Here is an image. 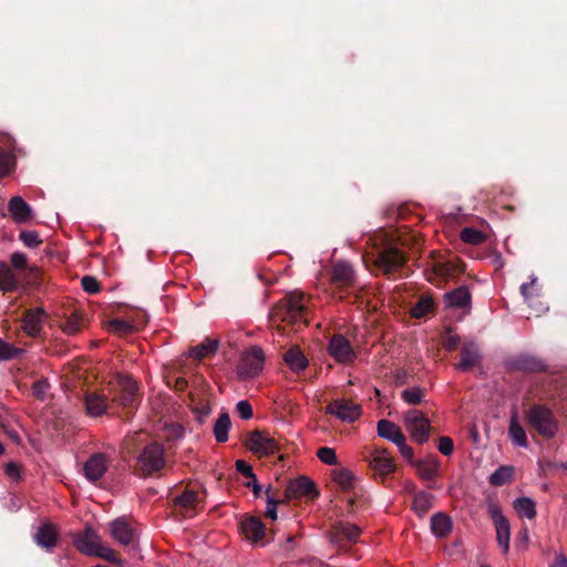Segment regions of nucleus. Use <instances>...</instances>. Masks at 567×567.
Listing matches in <instances>:
<instances>
[{
  "instance_id": "f257e3e1",
  "label": "nucleus",
  "mask_w": 567,
  "mask_h": 567,
  "mask_svg": "<svg viewBox=\"0 0 567 567\" xmlns=\"http://www.w3.org/2000/svg\"><path fill=\"white\" fill-rule=\"evenodd\" d=\"M528 424L544 437L550 439L558 432V423L553 412L545 405L536 404L526 411Z\"/></svg>"
},
{
  "instance_id": "f03ea898",
  "label": "nucleus",
  "mask_w": 567,
  "mask_h": 567,
  "mask_svg": "<svg viewBox=\"0 0 567 567\" xmlns=\"http://www.w3.org/2000/svg\"><path fill=\"white\" fill-rule=\"evenodd\" d=\"M265 354L260 347L254 346L244 351L237 365V374L247 380L257 377L264 369Z\"/></svg>"
},
{
  "instance_id": "7ed1b4c3",
  "label": "nucleus",
  "mask_w": 567,
  "mask_h": 567,
  "mask_svg": "<svg viewBox=\"0 0 567 567\" xmlns=\"http://www.w3.org/2000/svg\"><path fill=\"white\" fill-rule=\"evenodd\" d=\"M404 424L412 436V439L423 444L430 437V421L429 419L419 410H410L404 414Z\"/></svg>"
},
{
  "instance_id": "20e7f679",
  "label": "nucleus",
  "mask_w": 567,
  "mask_h": 567,
  "mask_svg": "<svg viewBox=\"0 0 567 567\" xmlns=\"http://www.w3.org/2000/svg\"><path fill=\"white\" fill-rule=\"evenodd\" d=\"M138 462L142 471L146 474L162 470L165 465L163 447L157 443L148 444L141 453Z\"/></svg>"
},
{
  "instance_id": "39448f33",
  "label": "nucleus",
  "mask_w": 567,
  "mask_h": 567,
  "mask_svg": "<svg viewBox=\"0 0 567 567\" xmlns=\"http://www.w3.org/2000/svg\"><path fill=\"white\" fill-rule=\"evenodd\" d=\"M361 528L349 522H338L333 525L330 542L338 548L344 549L348 544L357 543Z\"/></svg>"
},
{
  "instance_id": "423d86ee",
  "label": "nucleus",
  "mask_w": 567,
  "mask_h": 567,
  "mask_svg": "<svg viewBox=\"0 0 567 567\" xmlns=\"http://www.w3.org/2000/svg\"><path fill=\"white\" fill-rule=\"evenodd\" d=\"M328 353L338 363H350L354 361L357 354L350 343V341L342 334L333 336L328 343Z\"/></svg>"
},
{
  "instance_id": "0eeeda50",
  "label": "nucleus",
  "mask_w": 567,
  "mask_h": 567,
  "mask_svg": "<svg viewBox=\"0 0 567 567\" xmlns=\"http://www.w3.org/2000/svg\"><path fill=\"white\" fill-rule=\"evenodd\" d=\"M247 447L260 456L274 455L279 451L278 442L270 435L254 431L247 441Z\"/></svg>"
},
{
  "instance_id": "6e6552de",
  "label": "nucleus",
  "mask_w": 567,
  "mask_h": 567,
  "mask_svg": "<svg viewBox=\"0 0 567 567\" xmlns=\"http://www.w3.org/2000/svg\"><path fill=\"white\" fill-rule=\"evenodd\" d=\"M327 413L351 423L361 416L362 409L361 405L348 400H334L327 406Z\"/></svg>"
},
{
  "instance_id": "1a4fd4ad",
  "label": "nucleus",
  "mask_w": 567,
  "mask_h": 567,
  "mask_svg": "<svg viewBox=\"0 0 567 567\" xmlns=\"http://www.w3.org/2000/svg\"><path fill=\"white\" fill-rule=\"evenodd\" d=\"M405 261L403 254L395 247H386L378 252L375 265L385 274L399 270Z\"/></svg>"
},
{
  "instance_id": "9d476101",
  "label": "nucleus",
  "mask_w": 567,
  "mask_h": 567,
  "mask_svg": "<svg viewBox=\"0 0 567 567\" xmlns=\"http://www.w3.org/2000/svg\"><path fill=\"white\" fill-rule=\"evenodd\" d=\"M73 543L76 549L87 556H93L101 546L99 534L90 526L81 533L74 534Z\"/></svg>"
},
{
  "instance_id": "9b49d317",
  "label": "nucleus",
  "mask_w": 567,
  "mask_h": 567,
  "mask_svg": "<svg viewBox=\"0 0 567 567\" xmlns=\"http://www.w3.org/2000/svg\"><path fill=\"white\" fill-rule=\"evenodd\" d=\"M115 383L118 391L115 399L124 406L131 405L134 402L137 392L135 381L126 374L118 373L115 377Z\"/></svg>"
},
{
  "instance_id": "f8f14e48",
  "label": "nucleus",
  "mask_w": 567,
  "mask_h": 567,
  "mask_svg": "<svg viewBox=\"0 0 567 567\" xmlns=\"http://www.w3.org/2000/svg\"><path fill=\"white\" fill-rule=\"evenodd\" d=\"M109 466V458L103 453H95L84 463L83 472L87 481L95 482L103 477Z\"/></svg>"
},
{
  "instance_id": "ddd939ff",
  "label": "nucleus",
  "mask_w": 567,
  "mask_h": 567,
  "mask_svg": "<svg viewBox=\"0 0 567 567\" xmlns=\"http://www.w3.org/2000/svg\"><path fill=\"white\" fill-rule=\"evenodd\" d=\"M370 466L382 476L394 472L395 464L389 452L384 449H375L369 457Z\"/></svg>"
},
{
  "instance_id": "4468645a",
  "label": "nucleus",
  "mask_w": 567,
  "mask_h": 567,
  "mask_svg": "<svg viewBox=\"0 0 567 567\" xmlns=\"http://www.w3.org/2000/svg\"><path fill=\"white\" fill-rule=\"evenodd\" d=\"M110 533L114 540L128 546L134 543L136 534L124 518H117L110 523Z\"/></svg>"
},
{
  "instance_id": "2eb2a0df",
  "label": "nucleus",
  "mask_w": 567,
  "mask_h": 567,
  "mask_svg": "<svg viewBox=\"0 0 567 567\" xmlns=\"http://www.w3.org/2000/svg\"><path fill=\"white\" fill-rule=\"evenodd\" d=\"M8 209L17 224H27L33 217L31 206L21 196H13L9 200Z\"/></svg>"
},
{
  "instance_id": "dca6fc26",
  "label": "nucleus",
  "mask_w": 567,
  "mask_h": 567,
  "mask_svg": "<svg viewBox=\"0 0 567 567\" xmlns=\"http://www.w3.org/2000/svg\"><path fill=\"white\" fill-rule=\"evenodd\" d=\"M507 365L513 370L526 372H538L546 368L542 360L529 354H519L515 358H512L507 362Z\"/></svg>"
},
{
  "instance_id": "f3484780",
  "label": "nucleus",
  "mask_w": 567,
  "mask_h": 567,
  "mask_svg": "<svg viewBox=\"0 0 567 567\" xmlns=\"http://www.w3.org/2000/svg\"><path fill=\"white\" fill-rule=\"evenodd\" d=\"M84 406L89 416L97 417L107 412V399L96 392H90L84 396Z\"/></svg>"
},
{
  "instance_id": "a211bd4d",
  "label": "nucleus",
  "mask_w": 567,
  "mask_h": 567,
  "mask_svg": "<svg viewBox=\"0 0 567 567\" xmlns=\"http://www.w3.org/2000/svg\"><path fill=\"white\" fill-rule=\"evenodd\" d=\"M240 530L248 540L258 543L264 538L266 529L260 518L250 516L241 522Z\"/></svg>"
},
{
  "instance_id": "6ab92c4d",
  "label": "nucleus",
  "mask_w": 567,
  "mask_h": 567,
  "mask_svg": "<svg viewBox=\"0 0 567 567\" xmlns=\"http://www.w3.org/2000/svg\"><path fill=\"white\" fill-rule=\"evenodd\" d=\"M47 315L42 308L30 309L23 318V330L29 336H37L42 329Z\"/></svg>"
},
{
  "instance_id": "aec40b11",
  "label": "nucleus",
  "mask_w": 567,
  "mask_h": 567,
  "mask_svg": "<svg viewBox=\"0 0 567 567\" xmlns=\"http://www.w3.org/2000/svg\"><path fill=\"white\" fill-rule=\"evenodd\" d=\"M286 494L290 498H297L302 496L315 495L317 493L313 482L308 477L301 476L296 481L289 483L286 489Z\"/></svg>"
},
{
  "instance_id": "412c9836",
  "label": "nucleus",
  "mask_w": 567,
  "mask_h": 567,
  "mask_svg": "<svg viewBox=\"0 0 567 567\" xmlns=\"http://www.w3.org/2000/svg\"><path fill=\"white\" fill-rule=\"evenodd\" d=\"M286 301L289 316L293 320L302 319L307 311L306 296L298 291L290 292L289 295H287Z\"/></svg>"
},
{
  "instance_id": "4be33fe9",
  "label": "nucleus",
  "mask_w": 567,
  "mask_h": 567,
  "mask_svg": "<svg viewBox=\"0 0 567 567\" xmlns=\"http://www.w3.org/2000/svg\"><path fill=\"white\" fill-rule=\"evenodd\" d=\"M481 354L476 343L471 342L465 344L461 350V360L457 364V369L461 371H467L480 363Z\"/></svg>"
},
{
  "instance_id": "5701e85b",
  "label": "nucleus",
  "mask_w": 567,
  "mask_h": 567,
  "mask_svg": "<svg viewBox=\"0 0 567 567\" xmlns=\"http://www.w3.org/2000/svg\"><path fill=\"white\" fill-rule=\"evenodd\" d=\"M421 478L434 481L439 474L440 461L435 456H429L424 460L413 463Z\"/></svg>"
},
{
  "instance_id": "b1692460",
  "label": "nucleus",
  "mask_w": 567,
  "mask_h": 567,
  "mask_svg": "<svg viewBox=\"0 0 567 567\" xmlns=\"http://www.w3.org/2000/svg\"><path fill=\"white\" fill-rule=\"evenodd\" d=\"M378 435L393 444L402 443L405 437L400 427L389 420H380L377 425Z\"/></svg>"
},
{
  "instance_id": "393cba45",
  "label": "nucleus",
  "mask_w": 567,
  "mask_h": 567,
  "mask_svg": "<svg viewBox=\"0 0 567 567\" xmlns=\"http://www.w3.org/2000/svg\"><path fill=\"white\" fill-rule=\"evenodd\" d=\"M58 539L56 529L52 524H42L38 532L34 534V542L40 547L50 549L55 546Z\"/></svg>"
},
{
  "instance_id": "a878e982",
  "label": "nucleus",
  "mask_w": 567,
  "mask_h": 567,
  "mask_svg": "<svg viewBox=\"0 0 567 567\" xmlns=\"http://www.w3.org/2000/svg\"><path fill=\"white\" fill-rule=\"evenodd\" d=\"M445 302L451 308H465L471 303V293L464 286L444 295Z\"/></svg>"
},
{
  "instance_id": "bb28decb",
  "label": "nucleus",
  "mask_w": 567,
  "mask_h": 567,
  "mask_svg": "<svg viewBox=\"0 0 567 567\" xmlns=\"http://www.w3.org/2000/svg\"><path fill=\"white\" fill-rule=\"evenodd\" d=\"M284 360L289 367V369L293 372H301L303 371L308 365V360L303 355V353L298 348H291L289 349L285 355Z\"/></svg>"
},
{
  "instance_id": "cd10ccee",
  "label": "nucleus",
  "mask_w": 567,
  "mask_h": 567,
  "mask_svg": "<svg viewBox=\"0 0 567 567\" xmlns=\"http://www.w3.org/2000/svg\"><path fill=\"white\" fill-rule=\"evenodd\" d=\"M218 346V340L207 338L202 343L189 349L188 355L194 359L202 360L208 355L214 354L217 351Z\"/></svg>"
},
{
  "instance_id": "c85d7f7f",
  "label": "nucleus",
  "mask_w": 567,
  "mask_h": 567,
  "mask_svg": "<svg viewBox=\"0 0 567 567\" xmlns=\"http://www.w3.org/2000/svg\"><path fill=\"white\" fill-rule=\"evenodd\" d=\"M431 530L436 537H444L452 530L451 518L443 514L436 513L431 518Z\"/></svg>"
},
{
  "instance_id": "c756f323",
  "label": "nucleus",
  "mask_w": 567,
  "mask_h": 567,
  "mask_svg": "<svg viewBox=\"0 0 567 567\" xmlns=\"http://www.w3.org/2000/svg\"><path fill=\"white\" fill-rule=\"evenodd\" d=\"M19 280L12 269L0 261V289L2 291H13L18 288Z\"/></svg>"
},
{
  "instance_id": "7c9ffc66",
  "label": "nucleus",
  "mask_w": 567,
  "mask_h": 567,
  "mask_svg": "<svg viewBox=\"0 0 567 567\" xmlns=\"http://www.w3.org/2000/svg\"><path fill=\"white\" fill-rule=\"evenodd\" d=\"M508 434L513 443L526 447L528 445L527 436L523 426L518 423L517 413L514 412L511 417Z\"/></svg>"
},
{
  "instance_id": "2f4dec72",
  "label": "nucleus",
  "mask_w": 567,
  "mask_h": 567,
  "mask_svg": "<svg viewBox=\"0 0 567 567\" xmlns=\"http://www.w3.org/2000/svg\"><path fill=\"white\" fill-rule=\"evenodd\" d=\"M354 271L350 264L338 261L332 268V279L336 282L348 285L353 280Z\"/></svg>"
},
{
  "instance_id": "473e14b6",
  "label": "nucleus",
  "mask_w": 567,
  "mask_h": 567,
  "mask_svg": "<svg viewBox=\"0 0 567 567\" xmlns=\"http://www.w3.org/2000/svg\"><path fill=\"white\" fill-rule=\"evenodd\" d=\"M230 426L229 414L227 412L221 413L214 425V436L218 443H224L228 440Z\"/></svg>"
},
{
  "instance_id": "72a5a7b5",
  "label": "nucleus",
  "mask_w": 567,
  "mask_h": 567,
  "mask_svg": "<svg viewBox=\"0 0 567 567\" xmlns=\"http://www.w3.org/2000/svg\"><path fill=\"white\" fill-rule=\"evenodd\" d=\"M513 507L520 515L528 519L536 516V503L530 497H518L514 501Z\"/></svg>"
},
{
  "instance_id": "f704fd0d",
  "label": "nucleus",
  "mask_w": 567,
  "mask_h": 567,
  "mask_svg": "<svg viewBox=\"0 0 567 567\" xmlns=\"http://www.w3.org/2000/svg\"><path fill=\"white\" fill-rule=\"evenodd\" d=\"M496 529V540L498 546L502 548L503 554H508L509 551V542H511V525L509 522H503L495 524Z\"/></svg>"
},
{
  "instance_id": "c9c22d12",
  "label": "nucleus",
  "mask_w": 567,
  "mask_h": 567,
  "mask_svg": "<svg viewBox=\"0 0 567 567\" xmlns=\"http://www.w3.org/2000/svg\"><path fill=\"white\" fill-rule=\"evenodd\" d=\"M433 495L427 492H419L414 496L413 508L419 516L425 515L433 506Z\"/></svg>"
},
{
  "instance_id": "e433bc0d",
  "label": "nucleus",
  "mask_w": 567,
  "mask_h": 567,
  "mask_svg": "<svg viewBox=\"0 0 567 567\" xmlns=\"http://www.w3.org/2000/svg\"><path fill=\"white\" fill-rule=\"evenodd\" d=\"M513 475L514 467L509 465H503L489 475L488 482L493 486H502L508 483Z\"/></svg>"
},
{
  "instance_id": "4c0bfd02",
  "label": "nucleus",
  "mask_w": 567,
  "mask_h": 567,
  "mask_svg": "<svg viewBox=\"0 0 567 567\" xmlns=\"http://www.w3.org/2000/svg\"><path fill=\"white\" fill-rule=\"evenodd\" d=\"M460 238L468 245H480L486 240V235L473 227H465L461 230Z\"/></svg>"
},
{
  "instance_id": "58836bf2",
  "label": "nucleus",
  "mask_w": 567,
  "mask_h": 567,
  "mask_svg": "<svg viewBox=\"0 0 567 567\" xmlns=\"http://www.w3.org/2000/svg\"><path fill=\"white\" fill-rule=\"evenodd\" d=\"M425 396V391L420 386H412L404 389L401 393L402 400L410 404L416 405L423 402Z\"/></svg>"
},
{
  "instance_id": "ea45409f",
  "label": "nucleus",
  "mask_w": 567,
  "mask_h": 567,
  "mask_svg": "<svg viewBox=\"0 0 567 567\" xmlns=\"http://www.w3.org/2000/svg\"><path fill=\"white\" fill-rule=\"evenodd\" d=\"M24 350L0 338V362L9 361L22 354Z\"/></svg>"
},
{
  "instance_id": "a19ab883",
  "label": "nucleus",
  "mask_w": 567,
  "mask_h": 567,
  "mask_svg": "<svg viewBox=\"0 0 567 567\" xmlns=\"http://www.w3.org/2000/svg\"><path fill=\"white\" fill-rule=\"evenodd\" d=\"M433 308V300L430 297H423L419 302L411 309V315L414 318H422L426 316Z\"/></svg>"
},
{
  "instance_id": "79ce46f5",
  "label": "nucleus",
  "mask_w": 567,
  "mask_h": 567,
  "mask_svg": "<svg viewBox=\"0 0 567 567\" xmlns=\"http://www.w3.org/2000/svg\"><path fill=\"white\" fill-rule=\"evenodd\" d=\"M19 239L29 248H35L41 244L35 230H22L19 234Z\"/></svg>"
},
{
  "instance_id": "37998d69",
  "label": "nucleus",
  "mask_w": 567,
  "mask_h": 567,
  "mask_svg": "<svg viewBox=\"0 0 567 567\" xmlns=\"http://www.w3.org/2000/svg\"><path fill=\"white\" fill-rule=\"evenodd\" d=\"M13 167V155L11 153H0V177L9 175Z\"/></svg>"
},
{
  "instance_id": "c03bdc74",
  "label": "nucleus",
  "mask_w": 567,
  "mask_h": 567,
  "mask_svg": "<svg viewBox=\"0 0 567 567\" xmlns=\"http://www.w3.org/2000/svg\"><path fill=\"white\" fill-rule=\"evenodd\" d=\"M318 458L328 465H336L338 463V457L333 449L331 447H321L317 452Z\"/></svg>"
},
{
  "instance_id": "a18cd8bd",
  "label": "nucleus",
  "mask_w": 567,
  "mask_h": 567,
  "mask_svg": "<svg viewBox=\"0 0 567 567\" xmlns=\"http://www.w3.org/2000/svg\"><path fill=\"white\" fill-rule=\"evenodd\" d=\"M109 328L111 331L120 333V334H127L133 331V326L122 319H114L109 322Z\"/></svg>"
},
{
  "instance_id": "49530a36",
  "label": "nucleus",
  "mask_w": 567,
  "mask_h": 567,
  "mask_svg": "<svg viewBox=\"0 0 567 567\" xmlns=\"http://www.w3.org/2000/svg\"><path fill=\"white\" fill-rule=\"evenodd\" d=\"M333 481L342 487H348L351 484L352 474L346 468L333 471Z\"/></svg>"
},
{
  "instance_id": "de8ad7c7",
  "label": "nucleus",
  "mask_w": 567,
  "mask_h": 567,
  "mask_svg": "<svg viewBox=\"0 0 567 567\" xmlns=\"http://www.w3.org/2000/svg\"><path fill=\"white\" fill-rule=\"evenodd\" d=\"M82 289L87 293H96L100 291V284L93 276H84L81 279Z\"/></svg>"
},
{
  "instance_id": "09e8293b",
  "label": "nucleus",
  "mask_w": 567,
  "mask_h": 567,
  "mask_svg": "<svg viewBox=\"0 0 567 567\" xmlns=\"http://www.w3.org/2000/svg\"><path fill=\"white\" fill-rule=\"evenodd\" d=\"M236 411L243 420H250L254 415L252 406L247 400H240L236 405Z\"/></svg>"
},
{
  "instance_id": "8fccbe9b",
  "label": "nucleus",
  "mask_w": 567,
  "mask_h": 567,
  "mask_svg": "<svg viewBox=\"0 0 567 567\" xmlns=\"http://www.w3.org/2000/svg\"><path fill=\"white\" fill-rule=\"evenodd\" d=\"M197 498V494L193 491H187L183 493L182 495L176 497V504L183 506V507H190L195 504Z\"/></svg>"
},
{
  "instance_id": "3c124183",
  "label": "nucleus",
  "mask_w": 567,
  "mask_h": 567,
  "mask_svg": "<svg viewBox=\"0 0 567 567\" xmlns=\"http://www.w3.org/2000/svg\"><path fill=\"white\" fill-rule=\"evenodd\" d=\"M49 388V382L44 379H41L33 384L32 391L38 399L43 400L48 393Z\"/></svg>"
},
{
  "instance_id": "603ef678",
  "label": "nucleus",
  "mask_w": 567,
  "mask_h": 567,
  "mask_svg": "<svg viewBox=\"0 0 567 567\" xmlns=\"http://www.w3.org/2000/svg\"><path fill=\"white\" fill-rule=\"evenodd\" d=\"M488 514H489L494 525L508 520L503 515V513H502V511H501V508H499V506L497 504H494V503H489L488 504Z\"/></svg>"
},
{
  "instance_id": "864d4df0",
  "label": "nucleus",
  "mask_w": 567,
  "mask_h": 567,
  "mask_svg": "<svg viewBox=\"0 0 567 567\" xmlns=\"http://www.w3.org/2000/svg\"><path fill=\"white\" fill-rule=\"evenodd\" d=\"M395 445L398 446L401 455L408 462H410L412 465H413V463L416 462V461L413 460V455H414L413 449L410 445L406 444L405 437L402 440V443H396Z\"/></svg>"
},
{
  "instance_id": "5fc2aeb1",
  "label": "nucleus",
  "mask_w": 567,
  "mask_h": 567,
  "mask_svg": "<svg viewBox=\"0 0 567 567\" xmlns=\"http://www.w3.org/2000/svg\"><path fill=\"white\" fill-rule=\"evenodd\" d=\"M93 556L103 558V559H105L107 561H112V563L116 561V556H115L114 550L110 547L103 546L102 544L99 547V549L94 553Z\"/></svg>"
},
{
  "instance_id": "6e6d98bb",
  "label": "nucleus",
  "mask_w": 567,
  "mask_h": 567,
  "mask_svg": "<svg viewBox=\"0 0 567 567\" xmlns=\"http://www.w3.org/2000/svg\"><path fill=\"white\" fill-rule=\"evenodd\" d=\"M437 449L443 455L447 456L453 453L454 443L449 436H442V437H440Z\"/></svg>"
},
{
  "instance_id": "4d7b16f0",
  "label": "nucleus",
  "mask_w": 567,
  "mask_h": 567,
  "mask_svg": "<svg viewBox=\"0 0 567 567\" xmlns=\"http://www.w3.org/2000/svg\"><path fill=\"white\" fill-rule=\"evenodd\" d=\"M27 256L23 252L16 251L11 255V264L16 269H23L27 267Z\"/></svg>"
},
{
  "instance_id": "13d9d810",
  "label": "nucleus",
  "mask_w": 567,
  "mask_h": 567,
  "mask_svg": "<svg viewBox=\"0 0 567 567\" xmlns=\"http://www.w3.org/2000/svg\"><path fill=\"white\" fill-rule=\"evenodd\" d=\"M80 330V321L78 318H69L63 324V331L68 334H75Z\"/></svg>"
},
{
  "instance_id": "bf43d9fd",
  "label": "nucleus",
  "mask_w": 567,
  "mask_h": 567,
  "mask_svg": "<svg viewBox=\"0 0 567 567\" xmlns=\"http://www.w3.org/2000/svg\"><path fill=\"white\" fill-rule=\"evenodd\" d=\"M266 516L272 520L277 519V502L270 495H267Z\"/></svg>"
},
{
  "instance_id": "052dcab7",
  "label": "nucleus",
  "mask_w": 567,
  "mask_h": 567,
  "mask_svg": "<svg viewBox=\"0 0 567 567\" xmlns=\"http://www.w3.org/2000/svg\"><path fill=\"white\" fill-rule=\"evenodd\" d=\"M4 473L10 478L17 481L20 478V467L17 463L10 462L4 467Z\"/></svg>"
},
{
  "instance_id": "680f3d73",
  "label": "nucleus",
  "mask_w": 567,
  "mask_h": 567,
  "mask_svg": "<svg viewBox=\"0 0 567 567\" xmlns=\"http://www.w3.org/2000/svg\"><path fill=\"white\" fill-rule=\"evenodd\" d=\"M236 470L248 478L254 477L255 475L252 467L243 460L236 461Z\"/></svg>"
},
{
  "instance_id": "e2e57ef3",
  "label": "nucleus",
  "mask_w": 567,
  "mask_h": 567,
  "mask_svg": "<svg viewBox=\"0 0 567 567\" xmlns=\"http://www.w3.org/2000/svg\"><path fill=\"white\" fill-rule=\"evenodd\" d=\"M195 413L197 414V420L199 422H204V420L212 413V408L206 403L202 408L195 409Z\"/></svg>"
},
{
  "instance_id": "0e129e2a",
  "label": "nucleus",
  "mask_w": 567,
  "mask_h": 567,
  "mask_svg": "<svg viewBox=\"0 0 567 567\" xmlns=\"http://www.w3.org/2000/svg\"><path fill=\"white\" fill-rule=\"evenodd\" d=\"M527 542H528V529L525 527V528L520 529V532L517 535L516 546L525 548Z\"/></svg>"
},
{
  "instance_id": "69168bd1",
  "label": "nucleus",
  "mask_w": 567,
  "mask_h": 567,
  "mask_svg": "<svg viewBox=\"0 0 567 567\" xmlns=\"http://www.w3.org/2000/svg\"><path fill=\"white\" fill-rule=\"evenodd\" d=\"M246 486L252 489L254 495L256 497L260 496L261 486L259 485L256 475H254V477H250V481L246 483Z\"/></svg>"
},
{
  "instance_id": "338daca9",
  "label": "nucleus",
  "mask_w": 567,
  "mask_h": 567,
  "mask_svg": "<svg viewBox=\"0 0 567 567\" xmlns=\"http://www.w3.org/2000/svg\"><path fill=\"white\" fill-rule=\"evenodd\" d=\"M460 342V337L456 334L447 336L444 340V344L447 349L453 350Z\"/></svg>"
},
{
  "instance_id": "774afa93",
  "label": "nucleus",
  "mask_w": 567,
  "mask_h": 567,
  "mask_svg": "<svg viewBox=\"0 0 567 567\" xmlns=\"http://www.w3.org/2000/svg\"><path fill=\"white\" fill-rule=\"evenodd\" d=\"M550 567H567V557L563 554L557 555Z\"/></svg>"
}]
</instances>
